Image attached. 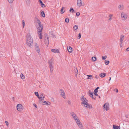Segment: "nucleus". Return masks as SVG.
Segmentation results:
<instances>
[{
    "instance_id": "f3484780",
    "label": "nucleus",
    "mask_w": 129,
    "mask_h": 129,
    "mask_svg": "<svg viewBox=\"0 0 129 129\" xmlns=\"http://www.w3.org/2000/svg\"><path fill=\"white\" fill-rule=\"evenodd\" d=\"M51 51L54 53H59V51L58 49H52L51 50Z\"/></svg>"
},
{
    "instance_id": "69168bd1",
    "label": "nucleus",
    "mask_w": 129,
    "mask_h": 129,
    "mask_svg": "<svg viewBox=\"0 0 129 129\" xmlns=\"http://www.w3.org/2000/svg\"><path fill=\"white\" fill-rule=\"evenodd\" d=\"M120 45V46H121V44Z\"/></svg>"
},
{
    "instance_id": "3c124183",
    "label": "nucleus",
    "mask_w": 129,
    "mask_h": 129,
    "mask_svg": "<svg viewBox=\"0 0 129 129\" xmlns=\"http://www.w3.org/2000/svg\"><path fill=\"white\" fill-rule=\"evenodd\" d=\"M92 98L93 99H95V98H96V97H95V96H93Z\"/></svg>"
},
{
    "instance_id": "37998d69",
    "label": "nucleus",
    "mask_w": 129,
    "mask_h": 129,
    "mask_svg": "<svg viewBox=\"0 0 129 129\" xmlns=\"http://www.w3.org/2000/svg\"><path fill=\"white\" fill-rule=\"evenodd\" d=\"M80 14L79 12H77L76 13V15L77 16H79L80 15Z\"/></svg>"
},
{
    "instance_id": "7c9ffc66",
    "label": "nucleus",
    "mask_w": 129,
    "mask_h": 129,
    "mask_svg": "<svg viewBox=\"0 0 129 129\" xmlns=\"http://www.w3.org/2000/svg\"><path fill=\"white\" fill-rule=\"evenodd\" d=\"M26 2L27 5H29L30 3V0H26Z\"/></svg>"
},
{
    "instance_id": "e433bc0d",
    "label": "nucleus",
    "mask_w": 129,
    "mask_h": 129,
    "mask_svg": "<svg viewBox=\"0 0 129 129\" xmlns=\"http://www.w3.org/2000/svg\"><path fill=\"white\" fill-rule=\"evenodd\" d=\"M20 76L22 79H24L25 78L24 76L22 73L21 74Z\"/></svg>"
},
{
    "instance_id": "13d9d810",
    "label": "nucleus",
    "mask_w": 129,
    "mask_h": 129,
    "mask_svg": "<svg viewBox=\"0 0 129 129\" xmlns=\"http://www.w3.org/2000/svg\"><path fill=\"white\" fill-rule=\"evenodd\" d=\"M53 37H54V38H55L56 37L55 36V35L53 36Z\"/></svg>"
},
{
    "instance_id": "9d476101",
    "label": "nucleus",
    "mask_w": 129,
    "mask_h": 129,
    "mask_svg": "<svg viewBox=\"0 0 129 129\" xmlns=\"http://www.w3.org/2000/svg\"><path fill=\"white\" fill-rule=\"evenodd\" d=\"M77 6L79 7H80L82 5V0H77Z\"/></svg>"
},
{
    "instance_id": "dca6fc26",
    "label": "nucleus",
    "mask_w": 129,
    "mask_h": 129,
    "mask_svg": "<svg viewBox=\"0 0 129 129\" xmlns=\"http://www.w3.org/2000/svg\"><path fill=\"white\" fill-rule=\"evenodd\" d=\"M67 49L69 52L70 53L72 52V49L71 46H69V47H68Z\"/></svg>"
},
{
    "instance_id": "5fc2aeb1",
    "label": "nucleus",
    "mask_w": 129,
    "mask_h": 129,
    "mask_svg": "<svg viewBox=\"0 0 129 129\" xmlns=\"http://www.w3.org/2000/svg\"><path fill=\"white\" fill-rule=\"evenodd\" d=\"M39 101H40V102H41V101H42V99H40L39 100Z\"/></svg>"
},
{
    "instance_id": "a18cd8bd",
    "label": "nucleus",
    "mask_w": 129,
    "mask_h": 129,
    "mask_svg": "<svg viewBox=\"0 0 129 129\" xmlns=\"http://www.w3.org/2000/svg\"><path fill=\"white\" fill-rule=\"evenodd\" d=\"M5 123H6V125H7L8 126L9 123H8V121H5Z\"/></svg>"
},
{
    "instance_id": "c756f323",
    "label": "nucleus",
    "mask_w": 129,
    "mask_h": 129,
    "mask_svg": "<svg viewBox=\"0 0 129 129\" xmlns=\"http://www.w3.org/2000/svg\"><path fill=\"white\" fill-rule=\"evenodd\" d=\"M78 26L77 25H75L73 27L74 29L75 30H77L78 29Z\"/></svg>"
},
{
    "instance_id": "473e14b6",
    "label": "nucleus",
    "mask_w": 129,
    "mask_h": 129,
    "mask_svg": "<svg viewBox=\"0 0 129 129\" xmlns=\"http://www.w3.org/2000/svg\"><path fill=\"white\" fill-rule=\"evenodd\" d=\"M69 19L68 18H66L65 19V21L67 23L69 22Z\"/></svg>"
},
{
    "instance_id": "39448f33",
    "label": "nucleus",
    "mask_w": 129,
    "mask_h": 129,
    "mask_svg": "<svg viewBox=\"0 0 129 129\" xmlns=\"http://www.w3.org/2000/svg\"><path fill=\"white\" fill-rule=\"evenodd\" d=\"M17 109L19 111H22L23 109V107L20 104H18L17 106Z\"/></svg>"
},
{
    "instance_id": "6e6d98bb",
    "label": "nucleus",
    "mask_w": 129,
    "mask_h": 129,
    "mask_svg": "<svg viewBox=\"0 0 129 129\" xmlns=\"http://www.w3.org/2000/svg\"><path fill=\"white\" fill-rule=\"evenodd\" d=\"M100 88V87H98L97 88H96V89H97V90H98V89H99Z\"/></svg>"
},
{
    "instance_id": "cd10ccee",
    "label": "nucleus",
    "mask_w": 129,
    "mask_h": 129,
    "mask_svg": "<svg viewBox=\"0 0 129 129\" xmlns=\"http://www.w3.org/2000/svg\"><path fill=\"white\" fill-rule=\"evenodd\" d=\"M92 60L94 61H95L97 59V58L96 57H92Z\"/></svg>"
},
{
    "instance_id": "603ef678",
    "label": "nucleus",
    "mask_w": 129,
    "mask_h": 129,
    "mask_svg": "<svg viewBox=\"0 0 129 129\" xmlns=\"http://www.w3.org/2000/svg\"><path fill=\"white\" fill-rule=\"evenodd\" d=\"M45 98V97L44 96L41 99H42L43 100H44V99Z\"/></svg>"
},
{
    "instance_id": "4be33fe9",
    "label": "nucleus",
    "mask_w": 129,
    "mask_h": 129,
    "mask_svg": "<svg viewBox=\"0 0 129 129\" xmlns=\"http://www.w3.org/2000/svg\"><path fill=\"white\" fill-rule=\"evenodd\" d=\"M106 74L105 73H101L100 74L99 76L102 78H103L106 75Z\"/></svg>"
},
{
    "instance_id": "052dcab7",
    "label": "nucleus",
    "mask_w": 129,
    "mask_h": 129,
    "mask_svg": "<svg viewBox=\"0 0 129 129\" xmlns=\"http://www.w3.org/2000/svg\"><path fill=\"white\" fill-rule=\"evenodd\" d=\"M75 76H77V74H76V75H75Z\"/></svg>"
},
{
    "instance_id": "bf43d9fd",
    "label": "nucleus",
    "mask_w": 129,
    "mask_h": 129,
    "mask_svg": "<svg viewBox=\"0 0 129 129\" xmlns=\"http://www.w3.org/2000/svg\"><path fill=\"white\" fill-rule=\"evenodd\" d=\"M78 71L77 70V73H78Z\"/></svg>"
},
{
    "instance_id": "ddd939ff",
    "label": "nucleus",
    "mask_w": 129,
    "mask_h": 129,
    "mask_svg": "<svg viewBox=\"0 0 129 129\" xmlns=\"http://www.w3.org/2000/svg\"><path fill=\"white\" fill-rule=\"evenodd\" d=\"M50 103L48 101H44L43 104L44 105H49L50 104Z\"/></svg>"
},
{
    "instance_id": "8fccbe9b",
    "label": "nucleus",
    "mask_w": 129,
    "mask_h": 129,
    "mask_svg": "<svg viewBox=\"0 0 129 129\" xmlns=\"http://www.w3.org/2000/svg\"><path fill=\"white\" fill-rule=\"evenodd\" d=\"M126 51H129V47L126 49Z\"/></svg>"
},
{
    "instance_id": "680f3d73",
    "label": "nucleus",
    "mask_w": 129,
    "mask_h": 129,
    "mask_svg": "<svg viewBox=\"0 0 129 129\" xmlns=\"http://www.w3.org/2000/svg\"><path fill=\"white\" fill-rule=\"evenodd\" d=\"M84 3L83 4V5H82L83 6H84Z\"/></svg>"
},
{
    "instance_id": "2f4dec72",
    "label": "nucleus",
    "mask_w": 129,
    "mask_h": 129,
    "mask_svg": "<svg viewBox=\"0 0 129 129\" xmlns=\"http://www.w3.org/2000/svg\"><path fill=\"white\" fill-rule=\"evenodd\" d=\"M69 11L71 12H72V13H74L75 12L74 10L73 9V8H70Z\"/></svg>"
},
{
    "instance_id": "4c0bfd02",
    "label": "nucleus",
    "mask_w": 129,
    "mask_h": 129,
    "mask_svg": "<svg viewBox=\"0 0 129 129\" xmlns=\"http://www.w3.org/2000/svg\"><path fill=\"white\" fill-rule=\"evenodd\" d=\"M22 25H23V28H24V26L25 25V22H24V21L23 20H22Z\"/></svg>"
},
{
    "instance_id": "58836bf2",
    "label": "nucleus",
    "mask_w": 129,
    "mask_h": 129,
    "mask_svg": "<svg viewBox=\"0 0 129 129\" xmlns=\"http://www.w3.org/2000/svg\"><path fill=\"white\" fill-rule=\"evenodd\" d=\"M112 18V16L111 15H110L109 16V20H111Z\"/></svg>"
},
{
    "instance_id": "49530a36",
    "label": "nucleus",
    "mask_w": 129,
    "mask_h": 129,
    "mask_svg": "<svg viewBox=\"0 0 129 129\" xmlns=\"http://www.w3.org/2000/svg\"><path fill=\"white\" fill-rule=\"evenodd\" d=\"M68 103L69 105H70L71 104V102L69 101H68Z\"/></svg>"
},
{
    "instance_id": "72a5a7b5",
    "label": "nucleus",
    "mask_w": 129,
    "mask_h": 129,
    "mask_svg": "<svg viewBox=\"0 0 129 129\" xmlns=\"http://www.w3.org/2000/svg\"><path fill=\"white\" fill-rule=\"evenodd\" d=\"M105 63L106 65H108L109 63V61L108 60H105Z\"/></svg>"
},
{
    "instance_id": "bb28decb",
    "label": "nucleus",
    "mask_w": 129,
    "mask_h": 129,
    "mask_svg": "<svg viewBox=\"0 0 129 129\" xmlns=\"http://www.w3.org/2000/svg\"><path fill=\"white\" fill-rule=\"evenodd\" d=\"M64 7H62V8L60 10L61 13V14L65 12V11H63V10L64 9Z\"/></svg>"
},
{
    "instance_id": "a878e982",
    "label": "nucleus",
    "mask_w": 129,
    "mask_h": 129,
    "mask_svg": "<svg viewBox=\"0 0 129 129\" xmlns=\"http://www.w3.org/2000/svg\"><path fill=\"white\" fill-rule=\"evenodd\" d=\"M75 120L77 124H78V123H79L80 122L79 119L78 118L75 119Z\"/></svg>"
},
{
    "instance_id": "09e8293b",
    "label": "nucleus",
    "mask_w": 129,
    "mask_h": 129,
    "mask_svg": "<svg viewBox=\"0 0 129 129\" xmlns=\"http://www.w3.org/2000/svg\"><path fill=\"white\" fill-rule=\"evenodd\" d=\"M33 105L34 107H35L36 108H37V106L36 104H33Z\"/></svg>"
},
{
    "instance_id": "393cba45",
    "label": "nucleus",
    "mask_w": 129,
    "mask_h": 129,
    "mask_svg": "<svg viewBox=\"0 0 129 129\" xmlns=\"http://www.w3.org/2000/svg\"><path fill=\"white\" fill-rule=\"evenodd\" d=\"M87 76L88 77L87 78V79H92V78H91L92 77V75H87Z\"/></svg>"
},
{
    "instance_id": "20e7f679",
    "label": "nucleus",
    "mask_w": 129,
    "mask_h": 129,
    "mask_svg": "<svg viewBox=\"0 0 129 129\" xmlns=\"http://www.w3.org/2000/svg\"><path fill=\"white\" fill-rule=\"evenodd\" d=\"M81 100L82 101L81 103V104H84V106H85L86 104L88 103V100L86 98H85L83 95L81 96Z\"/></svg>"
},
{
    "instance_id": "a211bd4d",
    "label": "nucleus",
    "mask_w": 129,
    "mask_h": 129,
    "mask_svg": "<svg viewBox=\"0 0 129 129\" xmlns=\"http://www.w3.org/2000/svg\"><path fill=\"white\" fill-rule=\"evenodd\" d=\"M78 126H79L80 128L81 129H83V126H82V124L81 122L78 123V124H77Z\"/></svg>"
},
{
    "instance_id": "a19ab883",
    "label": "nucleus",
    "mask_w": 129,
    "mask_h": 129,
    "mask_svg": "<svg viewBox=\"0 0 129 129\" xmlns=\"http://www.w3.org/2000/svg\"><path fill=\"white\" fill-rule=\"evenodd\" d=\"M81 37V34L80 33L79 34V35L77 37L78 39H80V38Z\"/></svg>"
},
{
    "instance_id": "b1692460",
    "label": "nucleus",
    "mask_w": 129,
    "mask_h": 129,
    "mask_svg": "<svg viewBox=\"0 0 129 129\" xmlns=\"http://www.w3.org/2000/svg\"><path fill=\"white\" fill-rule=\"evenodd\" d=\"M89 96L90 97L92 98L93 96V93H91V91L90 90H89Z\"/></svg>"
},
{
    "instance_id": "c9c22d12",
    "label": "nucleus",
    "mask_w": 129,
    "mask_h": 129,
    "mask_svg": "<svg viewBox=\"0 0 129 129\" xmlns=\"http://www.w3.org/2000/svg\"><path fill=\"white\" fill-rule=\"evenodd\" d=\"M107 56L106 55L102 56V59L103 60H105L107 58Z\"/></svg>"
},
{
    "instance_id": "2eb2a0df",
    "label": "nucleus",
    "mask_w": 129,
    "mask_h": 129,
    "mask_svg": "<svg viewBox=\"0 0 129 129\" xmlns=\"http://www.w3.org/2000/svg\"><path fill=\"white\" fill-rule=\"evenodd\" d=\"M38 1L40 4H41V6L42 7L44 8L45 7V5L43 3L41 0H39Z\"/></svg>"
},
{
    "instance_id": "c85d7f7f",
    "label": "nucleus",
    "mask_w": 129,
    "mask_h": 129,
    "mask_svg": "<svg viewBox=\"0 0 129 129\" xmlns=\"http://www.w3.org/2000/svg\"><path fill=\"white\" fill-rule=\"evenodd\" d=\"M70 114L72 117H74V116H75L76 115V114L74 112H71L70 113Z\"/></svg>"
},
{
    "instance_id": "423d86ee",
    "label": "nucleus",
    "mask_w": 129,
    "mask_h": 129,
    "mask_svg": "<svg viewBox=\"0 0 129 129\" xmlns=\"http://www.w3.org/2000/svg\"><path fill=\"white\" fill-rule=\"evenodd\" d=\"M59 92L61 96L64 99L66 98L65 94L63 90L60 89Z\"/></svg>"
},
{
    "instance_id": "5701e85b",
    "label": "nucleus",
    "mask_w": 129,
    "mask_h": 129,
    "mask_svg": "<svg viewBox=\"0 0 129 129\" xmlns=\"http://www.w3.org/2000/svg\"><path fill=\"white\" fill-rule=\"evenodd\" d=\"M34 93L35 94V95L37 96L38 98L40 99V98L38 93L37 92H35Z\"/></svg>"
},
{
    "instance_id": "0eeeda50",
    "label": "nucleus",
    "mask_w": 129,
    "mask_h": 129,
    "mask_svg": "<svg viewBox=\"0 0 129 129\" xmlns=\"http://www.w3.org/2000/svg\"><path fill=\"white\" fill-rule=\"evenodd\" d=\"M121 17L122 20H126L127 18L126 14L122 12L121 14Z\"/></svg>"
},
{
    "instance_id": "412c9836",
    "label": "nucleus",
    "mask_w": 129,
    "mask_h": 129,
    "mask_svg": "<svg viewBox=\"0 0 129 129\" xmlns=\"http://www.w3.org/2000/svg\"><path fill=\"white\" fill-rule=\"evenodd\" d=\"M119 9L121 10H122L124 9V6L123 5H119L118 7Z\"/></svg>"
},
{
    "instance_id": "f8f14e48",
    "label": "nucleus",
    "mask_w": 129,
    "mask_h": 129,
    "mask_svg": "<svg viewBox=\"0 0 129 129\" xmlns=\"http://www.w3.org/2000/svg\"><path fill=\"white\" fill-rule=\"evenodd\" d=\"M84 106L88 108H92V105L91 104H88V103L86 104V105H85V106Z\"/></svg>"
},
{
    "instance_id": "338daca9",
    "label": "nucleus",
    "mask_w": 129,
    "mask_h": 129,
    "mask_svg": "<svg viewBox=\"0 0 129 129\" xmlns=\"http://www.w3.org/2000/svg\"><path fill=\"white\" fill-rule=\"evenodd\" d=\"M14 97L13 98V99H14Z\"/></svg>"
},
{
    "instance_id": "9b49d317",
    "label": "nucleus",
    "mask_w": 129,
    "mask_h": 129,
    "mask_svg": "<svg viewBox=\"0 0 129 129\" xmlns=\"http://www.w3.org/2000/svg\"><path fill=\"white\" fill-rule=\"evenodd\" d=\"M46 37V39H45V43L46 44H48L49 43V38L48 36H46L45 37V38Z\"/></svg>"
},
{
    "instance_id": "c03bdc74",
    "label": "nucleus",
    "mask_w": 129,
    "mask_h": 129,
    "mask_svg": "<svg viewBox=\"0 0 129 129\" xmlns=\"http://www.w3.org/2000/svg\"><path fill=\"white\" fill-rule=\"evenodd\" d=\"M40 99L42 98V97H43L44 96H43V94L42 93L40 95Z\"/></svg>"
},
{
    "instance_id": "0e129e2a",
    "label": "nucleus",
    "mask_w": 129,
    "mask_h": 129,
    "mask_svg": "<svg viewBox=\"0 0 129 129\" xmlns=\"http://www.w3.org/2000/svg\"><path fill=\"white\" fill-rule=\"evenodd\" d=\"M120 45V46H121V44Z\"/></svg>"
},
{
    "instance_id": "79ce46f5",
    "label": "nucleus",
    "mask_w": 129,
    "mask_h": 129,
    "mask_svg": "<svg viewBox=\"0 0 129 129\" xmlns=\"http://www.w3.org/2000/svg\"><path fill=\"white\" fill-rule=\"evenodd\" d=\"M74 119H76L77 118V117L76 115H75V116H74L72 117Z\"/></svg>"
},
{
    "instance_id": "6e6552de",
    "label": "nucleus",
    "mask_w": 129,
    "mask_h": 129,
    "mask_svg": "<svg viewBox=\"0 0 129 129\" xmlns=\"http://www.w3.org/2000/svg\"><path fill=\"white\" fill-rule=\"evenodd\" d=\"M35 47L36 50L37 52L39 53L40 52V49L37 43H36L35 44Z\"/></svg>"
},
{
    "instance_id": "f257e3e1",
    "label": "nucleus",
    "mask_w": 129,
    "mask_h": 129,
    "mask_svg": "<svg viewBox=\"0 0 129 129\" xmlns=\"http://www.w3.org/2000/svg\"><path fill=\"white\" fill-rule=\"evenodd\" d=\"M37 22L36 23V26L37 28L38 33L40 39L42 38V30L43 29V26L41 24L40 20L37 19Z\"/></svg>"
},
{
    "instance_id": "4d7b16f0",
    "label": "nucleus",
    "mask_w": 129,
    "mask_h": 129,
    "mask_svg": "<svg viewBox=\"0 0 129 129\" xmlns=\"http://www.w3.org/2000/svg\"><path fill=\"white\" fill-rule=\"evenodd\" d=\"M111 77H110V79H109V81H110V80H111Z\"/></svg>"
},
{
    "instance_id": "aec40b11",
    "label": "nucleus",
    "mask_w": 129,
    "mask_h": 129,
    "mask_svg": "<svg viewBox=\"0 0 129 129\" xmlns=\"http://www.w3.org/2000/svg\"><path fill=\"white\" fill-rule=\"evenodd\" d=\"M98 92V90L95 88L94 91V93L95 95L98 96V95L97 94V92Z\"/></svg>"
},
{
    "instance_id": "e2e57ef3",
    "label": "nucleus",
    "mask_w": 129,
    "mask_h": 129,
    "mask_svg": "<svg viewBox=\"0 0 129 129\" xmlns=\"http://www.w3.org/2000/svg\"><path fill=\"white\" fill-rule=\"evenodd\" d=\"M1 13V11H0V13Z\"/></svg>"
},
{
    "instance_id": "f03ea898",
    "label": "nucleus",
    "mask_w": 129,
    "mask_h": 129,
    "mask_svg": "<svg viewBox=\"0 0 129 129\" xmlns=\"http://www.w3.org/2000/svg\"><path fill=\"white\" fill-rule=\"evenodd\" d=\"M26 44L28 47H31L33 45V39L30 33H28L26 35Z\"/></svg>"
},
{
    "instance_id": "1a4fd4ad",
    "label": "nucleus",
    "mask_w": 129,
    "mask_h": 129,
    "mask_svg": "<svg viewBox=\"0 0 129 129\" xmlns=\"http://www.w3.org/2000/svg\"><path fill=\"white\" fill-rule=\"evenodd\" d=\"M109 105L108 104L105 103L103 106L104 108H105L106 111H107L109 109Z\"/></svg>"
},
{
    "instance_id": "ea45409f",
    "label": "nucleus",
    "mask_w": 129,
    "mask_h": 129,
    "mask_svg": "<svg viewBox=\"0 0 129 129\" xmlns=\"http://www.w3.org/2000/svg\"><path fill=\"white\" fill-rule=\"evenodd\" d=\"M8 1L10 3H12L14 0H8Z\"/></svg>"
},
{
    "instance_id": "864d4df0",
    "label": "nucleus",
    "mask_w": 129,
    "mask_h": 129,
    "mask_svg": "<svg viewBox=\"0 0 129 129\" xmlns=\"http://www.w3.org/2000/svg\"><path fill=\"white\" fill-rule=\"evenodd\" d=\"M95 78H96L97 79H98V76L97 75H96L95 76Z\"/></svg>"
},
{
    "instance_id": "7ed1b4c3",
    "label": "nucleus",
    "mask_w": 129,
    "mask_h": 129,
    "mask_svg": "<svg viewBox=\"0 0 129 129\" xmlns=\"http://www.w3.org/2000/svg\"><path fill=\"white\" fill-rule=\"evenodd\" d=\"M48 63L49 65V66L50 71L51 73L52 72L53 70V62L52 59V58L48 60Z\"/></svg>"
},
{
    "instance_id": "4468645a",
    "label": "nucleus",
    "mask_w": 129,
    "mask_h": 129,
    "mask_svg": "<svg viewBox=\"0 0 129 129\" xmlns=\"http://www.w3.org/2000/svg\"><path fill=\"white\" fill-rule=\"evenodd\" d=\"M124 36L123 35H121L120 36V42L121 44H122L123 43V40Z\"/></svg>"
},
{
    "instance_id": "de8ad7c7",
    "label": "nucleus",
    "mask_w": 129,
    "mask_h": 129,
    "mask_svg": "<svg viewBox=\"0 0 129 129\" xmlns=\"http://www.w3.org/2000/svg\"><path fill=\"white\" fill-rule=\"evenodd\" d=\"M114 90V91H115V90H116V92H118V90L116 88Z\"/></svg>"
},
{
    "instance_id": "f704fd0d",
    "label": "nucleus",
    "mask_w": 129,
    "mask_h": 129,
    "mask_svg": "<svg viewBox=\"0 0 129 129\" xmlns=\"http://www.w3.org/2000/svg\"><path fill=\"white\" fill-rule=\"evenodd\" d=\"M41 14L42 15V16L44 17L45 16V14L44 12L43 11H42Z\"/></svg>"
},
{
    "instance_id": "774afa93",
    "label": "nucleus",
    "mask_w": 129,
    "mask_h": 129,
    "mask_svg": "<svg viewBox=\"0 0 129 129\" xmlns=\"http://www.w3.org/2000/svg\"><path fill=\"white\" fill-rule=\"evenodd\" d=\"M14 97L13 98V99H14Z\"/></svg>"
},
{
    "instance_id": "6ab92c4d",
    "label": "nucleus",
    "mask_w": 129,
    "mask_h": 129,
    "mask_svg": "<svg viewBox=\"0 0 129 129\" xmlns=\"http://www.w3.org/2000/svg\"><path fill=\"white\" fill-rule=\"evenodd\" d=\"M113 127L114 129H120L119 126L114 125H113Z\"/></svg>"
}]
</instances>
